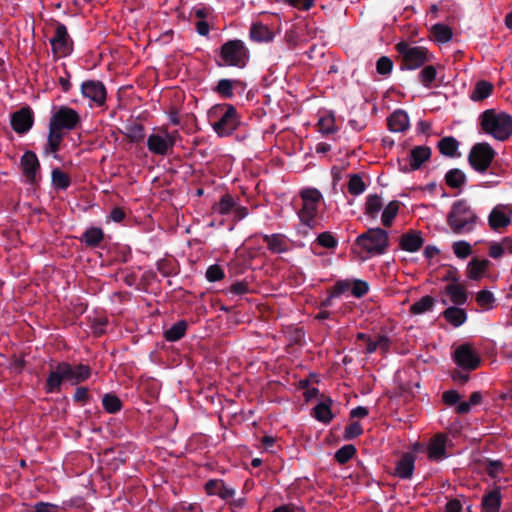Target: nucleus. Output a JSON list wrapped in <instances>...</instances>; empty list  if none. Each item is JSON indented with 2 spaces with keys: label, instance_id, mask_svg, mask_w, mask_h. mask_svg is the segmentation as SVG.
I'll list each match as a JSON object with an SVG mask.
<instances>
[{
  "label": "nucleus",
  "instance_id": "f257e3e1",
  "mask_svg": "<svg viewBox=\"0 0 512 512\" xmlns=\"http://www.w3.org/2000/svg\"><path fill=\"white\" fill-rule=\"evenodd\" d=\"M81 123L80 114L73 108L68 106L58 107L51 115L49 120V133L47 144L45 145L46 153H57L60 150L61 143L64 139V131H72Z\"/></svg>",
  "mask_w": 512,
  "mask_h": 512
},
{
  "label": "nucleus",
  "instance_id": "f03ea898",
  "mask_svg": "<svg viewBox=\"0 0 512 512\" xmlns=\"http://www.w3.org/2000/svg\"><path fill=\"white\" fill-rule=\"evenodd\" d=\"M481 129L499 141H506L512 135V116L487 109L479 116Z\"/></svg>",
  "mask_w": 512,
  "mask_h": 512
},
{
  "label": "nucleus",
  "instance_id": "7ed1b4c3",
  "mask_svg": "<svg viewBox=\"0 0 512 512\" xmlns=\"http://www.w3.org/2000/svg\"><path fill=\"white\" fill-rule=\"evenodd\" d=\"M210 118H217L212 124L220 137L230 136L240 125V115L235 106L228 103L216 104L209 111Z\"/></svg>",
  "mask_w": 512,
  "mask_h": 512
},
{
  "label": "nucleus",
  "instance_id": "20e7f679",
  "mask_svg": "<svg viewBox=\"0 0 512 512\" xmlns=\"http://www.w3.org/2000/svg\"><path fill=\"white\" fill-rule=\"evenodd\" d=\"M250 59V52L245 43L240 39L226 41L219 49L215 63L218 67H236L243 69Z\"/></svg>",
  "mask_w": 512,
  "mask_h": 512
},
{
  "label": "nucleus",
  "instance_id": "39448f33",
  "mask_svg": "<svg viewBox=\"0 0 512 512\" xmlns=\"http://www.w3.org/2000/svg\"><path fill=\"white\" fill-rule=\"evenodd\" d=\"M352 251L362 260L384 253V229L369 228L360 234L352 245Z\"/></svg>",
  "mask_w": 512,
  "mask_h": 512
},
{
  "label": "nucleus",
  "instance_id": "423d86ee",
  "mask_svg": "<svg viewBox=\"0 0 512 512\" xmlns=\"http://www.w3.org/2000/svg\"><path fill=\"white\" fill-rule=\"evenodd\" d=\"M477 219V214L464 199L454 202L447 215V223L455 234L471 232Z\"/></svg>",
  "mask_w": 512,
  "mask_h": 512
},
{
  "label": "nucleus",
  "instance_id": "0eeeda50",
  "mask_svg": "<svg viewBox=\"0 0 512 512\" xmlns=\"http://www.w3.org/2000/svg\"><path fill=\"white\" fill-rule=\"evenodd\" d=\"M302 206L298 211V216L304 225L314 228L315 218L318 213V206L323 200L321 192L316 188H305L299 192Z\"/></svg>",
  "mask_w": 512,
  "mask_h": 512
},
{
  "label": "nucleus",
  "instance_id": "6e6552de",
  "mask_svg": "<svg viewBox=\"0 0 512 512\" xmlns=\"http://www.w3.org/2000/svg\"><path fill=\"white\" fill-rule=\"evenodd\" d=\"M496 151L487 142L474 144L468 154L469 165L478 173H485L491 166Z\"/></svg>",
  "mask_w": 512,
  "mask_h": 512
},
{
  "label": "nucleus",
  "instance_id": "1a4fd4ad",
  "mask_svg": "<svg viewBox=\"0 0 512 512\" xmlns=\"http://www.w3.org/2000/svg\"><path fill=\"white\" fill-rule=\"evenodd\" d=\"M397 51L402 55L404 65L409 70H415L422 67L425 63L431 61L432 55L427 48L422 46L410 47L406 42L397 44Z\"/></svg>",
  "mask_w": 512,
  "mask_h": 512
},
{
  "label": "nucleus",
  "instance_id": "9d476101",
  "mask_svg": "<svg viewBox=\"0 0 512 512\" xmlns=\"http://www.w3.org/2000/svg\"><path fill=\"white\" fill-rule=\"evenodd\" d=\"M432 149L426 145H419L412 148L405 161L397 159L399 170L409 173L421 169L423 164L430 160Z\"/></svg>",
  "mask_w": 512,
  "mask_h": 512
},
{
  "label": "nucleus",
  "instance_id": "9b49d317",
  "mask_svg": "<svg viewBox=\"0 0 512 512\" xmlns=\"http://www.w3.org/2000/svg\"><path fill=\"white\" fill-rule=\"evenodd\" d=\"M454 362L464 370L473 371L481 364V357L469 343L459 345L453 353Z\"/></svg>",
  "mask_w": 512,
  "mask_h": 512
},
{
  "label": "nucleus",
  "instance_id": "f8f14e48",
  "mask_svg": "<svg viewBox=\"0 0 512 512\" xmlns=\"http://www.w3.org/2000/svg\"><path fill=\"white\" fill-rule=\"evenodd\" d=\"M53 54L59 57L68 56L73 50V41L63 23L57 22L55 34L50 39Z\"/></svg>",
  "mask_w": 512,
  "mask_h": 512
},
{
  "label": "nucleus",
  "instance_id": "ddd939ff",
  "mask_svg": "<svg viewBox=\"0 0 512 512\" xmlns=\"http://www.w3.org/2000/svg\"><path fill=\"white\" fill-rule=\"evenodd\" d=\"M34 112L28 105L21 107L10 115V125L19 135L27 134L34 125Z\"/></svg>",
  "mask_w": 512,
  "mask_h": 512
},
{
  "label": "nucleus",
  "instance_id": "4468645a",
  "mask_svg": "<svg viewBox=\"0 0 512 512\" xmlns=\"http://www.w3.org/2000/svg\"><path fill=\"white\" fill-rule=\"evenodd\" d=\"M81 93L85 98L101 107L106 102L107 91L105 85L99 80H87L81 84Z\"/></svg>",
  "mask_w": 512,
  "mask_h": 512
},
{
  "label": "nucleus",
  "instance_id": "2eb2a0df",
  "mask_svg": "<svg viewBox=\"0 0 512 512\" xmlns=\"http://www.w3.org/2000/svg\"><path fill=\"white\" fill-rule=\"evenodd\" d=\"M20 166L26 182L31 185L36 184L38 182L37 174L40 171L37 155L33 151H26L20 159Z\"/></svg>",
  "mask_w": 512,
  "mask_h": 512
},
{
  "label": "nucleus",
  "instance_id": "dca6fc26",
  "mask_svg": "<svg viewBox=\"0 0 512 512\" xmlns=\"http://www.w3.org/2000/svg\"><path fill=\"white\" fill-rule=\"evenodd\" d=\"M61 368L63 375L66 376V380L72 385L86 381L91 375L90 367L84 364L73 366L68 362H61Z\"/></svg>",
  "mask_w": 512,
  "mask_h": 512
},
{
  "label": "nucleus",
  "instance_id": "f3484780",
  "mask_svg": "<svg viewBox=\"0 0 512 512\" xmlns=\"http://www.w3.org/2000/svg\"><path fill=\"white\" fill-rule=\"evenodd\" d=\"M415 469V456L406 452L400 455L395 461V468L389 472L392 476L400 479H411Z\"/></svg>",
  "mask_w": 512,
  "mask_h": 512
},
{
  "label": "nucleus",
  "instance_id": "a211bd4d",
  "mask_svg": "<svg viewBox=\"0 0 512 512\" xmlns=\"http://www.w3.org/2000/svg\"><path fill=\"white\" fill-rule=\"evenodd\" d=\"M508 210L512 214V205H497L488 216V224L494 231H499L511 224V217L505 213Z\"/></svg>",
  "mask_w": 512,
  "mask_h": 512
},
{
  "label": "nucleus",
  "instance_id": "6ab92c4d",
  "mask_svg": "<svg viewBox=\"0 0 512 512\" xmlns=\"http://www.w3.org/2000/svg\"><path fill=\"white\" fill-rule=\"evenodd\" d=\"M448 437L443 433L434 435L428 445V458L433 461H440L447 457L446 444Z\"/></svg>",
  "mask_w": 512,
  "mask_h": 512
},
{
  "label": "nucleus",
  "instance_id": "aec40b11",
  "mask_svg": "<svg viewBox=\"0 0 512 512\" xmlns=\"http://www.w3.org/2000/svg\"><path fill=\"white\" fill-rule=\"evenodd\" d=\"M205 492L209 496H218L223 500L232 498L235 495L233 488L227 487L222 479H210L205 483Z\"/></svg>",
  "mask_w": 512,
  "mask_h": 512
},
{
  "label": "nucleus",
  "instance_id": "412c9836",
  "mask_svg": "<svg viewBox=\"0 0 512 512\" xmlns=\"http://www.w3.org/2000/svg\"><path fill=\"white\" fill-rule=\"evenodd\" d=\"M424 244V239L419 231L410 230L399 237V247L407 252H416Z\"/></svg>",
  "mask_w": 512,
  "mask_h": 512
},
{
  "label": "nucleus",
  "instance_id": "4be33fe9",
  "mask_svg": "<svg viewBox=\"0 0 512 512\" xmlns=\"http://www.w3.org/2000/svg\"><path fill=\"white\" fill-rule=\"evenodd\" d=\"M408 114L402 110H395L388 118H386V126L392 132H404L409 128Z\"/></svg>",
  "mask_w": 512,
  "mask_h": 512
},
{
  "label": "nucleus",
  "instance_id": "5701e85b",
  "mask_svg": "<svg viewBox=\"0 0 512 512\" xmlns=\"http://www.w3.org/2000/svg\"><path fill=\"white\" fill-rule=\"evenodd\" d=\"M502 502V496L499 487H495L491 491L482 496L481 511L482 512H499Z\"/></svg>",
  "mask_w": 512,
  "mask_h": 512
},
{
  "label": "nucleus",
  "instance_id": "b1692460",
  "mask_svg": "<svg viewBox=\"0 0 512 512\" xmlns=\"http://www.w3.org/2000/svg\"><path fill=\"white\" fill-rule=\"evenodd\" d=\"M62 371L60 362L56 366V369L49 373L44 386L46 393H58L61 391L62 383L67 381L66 376L63 375Z\"/></svg>",
  "mask_w": 512,
  "mask_h": 512
},
{
  "label": "nucleus",
  "instance_id": "393cba45",
  "mask_svg": "<svg viewBox=\"0 0 512 512\" xmlns=\"http://www.w3.org/2000/svg\"><path fill=\"white\" fill-rule=\"evenodd\" d=\"M104 238L105 234L102 228L89 227L83 232L79 240L85 243L87 247L96 248L100 246Z\"/></svg>",
  "mask_w": 512,
  "mask_h": 512
},
{
  "label": "nucleus",
  "instance_id": "a878e982",
  "mask_svg": "<svg viewBox=\"0 0 512 512\" xmlns=\"http://www.w3.org/2000/svg\"><path fill=\"white\" fill-rule=\"evenodd\" d=\"M441 316L452 326L460 327L467 320V313L464 309L455 306L448 307L445 309Z\"/></svg>",
  "mask_w": 512,
  "mask_h": 512
},
{
  "label": "nucleus",
  "instance_id": "bb28decb",
  "mask_svg": "<svg viewBox=\"0 0 512 512\" xmlns=\"http://www.w3.org/2000/svg\"><path fill=\"white\" fill-rule=\"evenodd\" d=\"M332 399L330 397H326L323 401L318 403L313 408V416L320 422L324 424H328L334 418V415L331 411Z\"/></svg>",
  "mask_w": 512,
  "mask_h": 512
},
{
  "label": "nucleus",
  "instance_id": "cd10ccee",
  "mask_svg": "<svg viewBox=\"0 0 512 512\" xmlns=\"http://www.w3.org/2000/svg\"><path fill=\"white\" fill-rule=\"evenodd\" d=\"M262 238L270 252L280 254L288 251L284 235L278 233L272 235L264 234Z\"/></svg>",
  "mask_w": 512,
  "mask_h": 512
},
{
  "label": "nucleus",
  "instance_id": "c85d7f7f",
  "mask_svg": "<svg viewBox=\"0 0 512 512\" xmlns=\"http://www.w3.org/2000/svg\"><path fill=\"white\" fill-rule=\"evenodd\" d=\"M491 262L488 259L473 258L467 266V276L471 280H479L483 273L490 266Z\"/></svg>",
  "mask_w": 512,
  "mask_h": 512
},
{
  "label": "nucleus",
  "instance_id": "c756f323",
  "mask_svg": "<svg viewBox=\"0 0 512 512\" xmlns=\"http://www.w3.org/2000/svg\"><path fill=\"white\" fill-rule=\"evenodd\" d=\"M445 183L452 189H460L467 182L466 174L459 168L448 170L444 176Z\"/></svg>",
  "mask_w": 512,
  "mask_h": 512
},
{
  "label": "nucleus",
  "instance_id": "7c9ffc66",
  "mask_svg": "<svg viewBox=\"0 0 512 512\" xmlns=\"http://www.w3.org/2000/svg\"><path fill=\"white\" fill-rule=\"evenodd\" d=\"M383 208L382 197L378 194H369L366 197L364 213L371 219H376Z\"/></svg>",
  "mask_w": 512,
  "mask_h": 512
},
{
  "label": "nucleus",
  "instance_id": "2f4dec72",
  "mask_svg": "<svg viewBox=\"0 0 512 512\" xmlns=\"http://www.w3.org/2000/svg\"><path fill=\"white\" fill-rule=\"evenodd\" d=\"M274 33L266 25L258 22L253 23L250 28V37L256 42H271L274 38Z\"/></svg>",
  "mask_w": 512,
  "mask_h": 512
},
{
  "label": "nucleus",
  "instance_id": "473e14b6",
  "mask_svg": "<svg viewBox=\"0 0 512 512\" xmlns=\"http://www.w3.org/2000/svg\"><path fill=\"white\" fill-rule=\"evenodd\" d=\"M147 148L148 150L156 155H167L168 145L165 141V137L159 134H151L147 139Z\"/></svg>",
  "mask_w": 512,
  "mask_h": 512
},
{
  "label": "nucleus",
  "instance_id": "72a5a7b5",
  "mask_svg": "<svg viewBox=\"0 0 512 512\" xmlns=\"http://www.w3.org/2000/svg\"><path fill=\"white\" fill-rule=\"evenodd\" d=\"M188 323L186 320H179L173 324L169 329L164 331V338L168 342H176L182 339L187 331Z\"/></svg>",
  "mask_w": 512,
  "mask_h": 512
},
{
  "label": "nucleus",
  "instance_id": "f704fd0d",
  "mask_svg": "<svg viewBox=\"0 0 512 512\" xmlns=\"http://www.w3.org/2000/svg\"><path fill=\"white\" fill-rule=\"evenodd\" d=\"M239 83V80L222 78L217 82L213 91L223 99H232L234 97V85Z\"/></svg>",
  "mask_w": 512,
  "mask_h": 512
},
{
  "label": "nucleus",
  "instance_id": "c9c22d12",
  "mask_svg": "<svg viewBox=\"0 0 512 512\" xmlns=\"http://www.w3.org/2000/svg\"><path fill=\"white\" fill-rule=\"evenodd\" d=\"M437 147L442 155L453 158L457 155L459 142L453 136H446L438 142Z\"/></svg>",
  "mask_w": 512,
  "mask_h": 512
},
{
  "label": "nucleus",
  "instance_id": "e433bc0d",
  "mask_svg": "<svg viewBox=\"0 0 512 512\" xmlns=\"http://www.w3.org/2000/svg\"><path fill=\"white\" fill-rule=\"evenodd\" d=\"M435 304L436 300L432 296L425 295L410 306L409 312L412 315H421L432 311Z\"/></svg>",
  "mask_w": 512,
  "mask_h": 512
},
{
  "label": "nucleus",
  "instance_id": "4c0bfd02",
  "mask_svg": "<svg viewBox=\"0 0 512 512\" xmlns=\"http://www.w3.org/2000/svg\"><path fill=\"white\" fill-rule=\"evenodd\" d=\"M51 183L56 190L65 191L71 185V178L60 168H54L51 171Z\"/></svg>",
  "mask_w": 512,
  "mask_h": 512
},
{
  "label": "nucleus",
  "instance_id": "58836bf2",
  "mask_svg": "<svg viewBox=\"0 0 512 512\" xmlns=\"http://www.w3.org/2000/svg\"><path fill=\"white\" fill-rule=\"evenodd\" d=\"M446 293L451 301L456 305H463L467 302L468 295L465 288L459 284H449L446 286Z\"/></svg>",
  "mask_w": 512,
  "mask_h": 512
},
{
  "label": "nucleus",
  "instance_id": "ea45409f",
  "mask_svg": "<svg viewBox=\"0 0 512 512\" xmlns=\"http://www.w3.org/2000/svg\"><path fill=\"white\" fill-rule=\"evenodd\" d=\"M493 89L494 86L491 82H488L486 80H480L475 84L474 90L471 93L470 98L473 101H482L491 95Z\"/></svg>",
  "mask_w": 512,
  "mask_h": 512
},
{
  "label": "nucleus",
  "instance_id": "a19ab883",
  "mask_svg": "<svg viewBox=\"0 0 512 512\" xmlns=\"http://www.w3.org/2000/svg\"><path fill=\"white\" fill-rule=\"evenodd\" d=\"M125 136L131 143H140L145 138L144 126L139 122H132L126 125Z\"/></svg>",
  "mask_w": 512,
  "mask_h": 512
},
{
  "label": "nucleus",
  "instance_id": "79ce46f5",
  "mask_svg": "<svg viewBox=\"0 0 512 512\" xmlns=\"http://www.w3.org/2000/svg\"><path fill=\"white\" fill-rule=\"evenodd\" d=\"M347 191L353 196H359L365 192L367 185L360 174H350L346 184Z\"/></svg>",
  "mask_w": 512,
  "mask_h": 512
},
{
  "label": "nucleus",
  "instance_id": "37998d69",
  "mask_svg": "<svg viewBox=\"0 0 512 512\" xmlns=\"http://www.w3.org/2000/svg\"><path fill=\"white\" fill-rule=\"evenodd\" d=\"M102 405L107 413L115 414L122 409L120 398L113 393H106L102 397Z\"/></svg>",
  "mask_w": 512,
  "mask_h": 512
},
{
  "label": "nucleus",
  "instance_id": "c03bdc74",
  "mask_svg": "<svg viewBox=\"0 0 512 512\" xmlns=\"http://www.w3.org/2000/svg\"><path fill=\"white\" fill-rule=\"evenodd\" d=\"M358 340L365 342V350L367 353H373L377 348L384 352V335L378 334L377 340H372L368 335L364 333H358Z\"/></svg>",
  "mask_w": 512,
  "mask_h": 512
},
{
  "label": "nucleus",
  "instance_id": "a18cd8bd",
  "mask_svg": "<svg viewBox=\"0 0 512 512\" xmlns=\"http://www.w3.org/2000/svg\"><path fill=\"white\" fill-rule=\"evenodd\" d=\"M235 207V201L230 194H224L219 202L213 205V210L220 215H227L233 211Z\"/></svg>",
  "mask_w": 512,
  "mask_h": 512
},
{
  "label": "nucleus",
  "instance_id": "49530a36",
  "mask_svg": "<svg viewBox=\"0 0 512 512\" xmlns=\"http://www.w3.org/2000/svg\"><path fill=\"white\" fill-rule=\"evenodd\" d=\"M431 32L436 41L446 43L451 40L453 33L449 26L437 23L432 26Z\"/></svg>",
  "mask_w": 512,
  "mask_h": 512
},
{
  "label": "nucleus",
  "instance_id": "de8ad7c7",
  "mask_svg": "<svg viewBox=\"0 0 512 512\" xmlns=\"http://www.w3.org/2000/svg\"><path fill=\"white\" fill-rule=\"evenodd\" d=\"M357 453V449L352 444H347L339 448L334 455V459L339 464H345L351 460Z\"/></svg>",
  "mask_w": 512,
  "mask_h": 512
},
{
  "label": "nucleus",
  "instance_id": "09e8293b",
  "mask_svg": "<svg viewBox=\"0 0 512 512\" xmlns=\"http://www.w3.org/2000/svg\"><path fill=\"white\" fill-rule=\"evenodd\" d=\"M436 75V68L433 65H426L422 68L418 77L423 86L430 88L436 79Z\"/></svg>",
  "mask_w": 512,
  "mask_h": 512
},
{
  "label": "nucleus",
  "instance_id": "8fccbe9b",
  "mask_svg": "<svg viewBox=\"0 0 512 512\" xmlns=\"http://www.w3.org/2000/svg\"><path fill=\"white\" fill-rule=\"evenodd\" d=\"M157 270L164 276H174L178 274V268L173 259H161L157 262Z\"/></svg>",
  "mask_w": 512,
  "mask_h": 512
},
{
  "label": "nucleus",
  "instance_id": "3c124183",
  "mask_svg": "<svg viewBox=\"0 0 512 512\" xmlns=\"http://www.w3.org/2000/svg\"><path fill=\"white\" fill-rule=\"evenodd\" d=\"M317 244L326 249H335L338 246L337 238L331 232H322L316 238Z\"/></svg>",
  "mask_w": 512,
  "mask_h": 512
},
{
  "label": "nucleus",
  "instance_id": "603ef678",
  "mask_svg": "<svg viewBox=\"0 0 512 512\" xmlns=\"http://www.w3.org/2000/svg\"><path fill=\"white\" fill-rule=\"evenodd\" d=\"M476 302L485 310H489L493 307L495 298L492 292L489 290H481L476 295Z\"/></svg>",
  "mask_w": 512,
  "mask_h": 512
},
{
  "label": "nucleus",
  "instance_id": "864d4df0",
  "mask_svg": "<svg viewBox=\"0 0 512 512\" xmlns=\"http://www.w3.org/2000/svg\"><path fill=\"white\" fill-rule=\"evenodd\" d=\"M363 433V428L358 421H352L349 425L346 426L345 431L343 433V439L345 441H350Z\"/></svg>",
  "mask_w": 512,
  "mask_h": 512
},
{
  "label": "nucleus",
  "instance_id": "5fc2aeb1",
  "mask_svg": "<svg viewBox=\"0 0 512 512\" xmlns=\"http://www.w3.org/2000/svg\"><path fill=\"white\" fill-rule=\"evenodd\" d=\"M453 251L458 258L465 259L472 254V247L466 241H457L453 244Z\"/></svg>",
  "mask_w": 512,
  "mask_h": 512
},
{
  "label": "nucleus",
  "instance_id": "6e6d98bb",
  "mask_svg": "<svg viewBox=\"0 0 512 512\" xmlns=\"http://www.w3.org/2000/svg\"><path fill=\"white\" fill-rule=\"evenodd\" d=\"M504 470L503 463L500 460H488L485 471L489 477L496 480L498 475Z\"/></svg>",
  "mask_w": 512,
  "mask_h": 512
},
{
  "label": "nucleus",
  "instance_id": "4d7b16f0",
  "mask_svg": "<svg viewBox=\"0 0 512 512\" xmlns=\"http://www.w3.org/2000/svg\"><path fill=\"white\" fill-rule=\"evenodd\" d=\"M401 202L393 200L386 205V229L389 228L398 214Z\"/></svg>",
  "mask_w": 512,
  "mask_h": 512
},
{
  "label": "nucleus",
  "instance_id": "13d9d810",
  "mask_svg": "<svg viewBox=\"0 0 512 512\" xmlns=\"http://www.w3.org/2000/svg\"><path fill=\"white\" fill-rule=\"evenodd\" d=\"M205 276L209 282H216L222 280L225 274L220 265L213 264L207 268Z\"/></svg>",
  "mask_w": 512,
  "mask_h": 512
},
{
  "label": "nucleus",
  "instance_id": "bf43d9fd",
  "mask_svg": "<svg viewBox=\"0 0 512 512\" xmlns=\"http://www.w3.org/2000/svg\"><path fill=\"white\" fill-rule=\"evenodd\" d=\"M369 286L366 281L354 280L351 282V293L356 298L363 297L368 292Z\"/></svg>",
  "mask_w": 512,
  "mask_h": 512
},
{
  "label": "nucleus",
  "instance_id": "052dcab7",
  "mask_svg": "<svg viewBox=\"0 0 512 512\" xmlns=\"http://www.w3.org/2000/svg\"><path fill=\"white\" fill-rule=\"evenodd\" d=\"M249 292V285L248 282L243 281H236L230 285V287L227 289L228 294L232 295H244Z\"/></svg>",
  "mask_w": 512,
  "mask_h": 512
},
{
  "label": "nucleus",
  "instance_id": "680f3d73",
  "mask_svg": "<svg viewBox=\"0 0 512 512\" xmlns=\"http://www.w3.org/2000/svg\"><path fill=\"white\" fill-rule=\"evenodd\" d=\"M330 290L332 291V297H339L345 292L351 290V281L338 280Z\"/></svg>",
  "mask_w": 512,
  "mask_h": 512
},
{
  "label": "nucleus",
  "instance_id": "e2e57ef3",
  "mask_svg": "<svg viewBox=\"0 0 512 512\" xmlns=\"http://www.w3.org/2000/svg\"><path fill=\"white\" fill-rule=\"evenodd\" d=\"M60 507L56 504L49 502H37L34 504L31 512H59Z\"/></svg>",
  "mask_w": 512,
  "mask_h": 512
},
{
  "label": "nucleus",
  "instance_id": "0e129e2a",
  "mask_svg": "<svg viewBox=\"0 0 512 512\" xmlns=\"http://www.w3.org/2000/svg\"><path fill=\"white\" fill-rule=\"evenodd\" d=\"M89 389L87 387H78L74 393L73 400L82 405L90 400Z\"/></svg>",
  "mask_w": 512,
  "mask_h": 512
},
{
  "label": "nucleus",
  "instance_id": "69168bd1",
  "mask_svg": "<svg viewBox=\"0 0 512 512\" xmlns=\"http://www.w3.org/2000/svg\"><path fill=\"white\" fill-rule=\"evenodd\" d=\"M460 394L455 390H448L443 392L442 400L448 406H454L460 401Z\"/></svg>",
  "mask_w": 512,
  "mask_h": 512
},
{
  "label": "nucleus",
  "instance_id": "338daca9",
  "mask_svg": "<svg viewBox=\"0 0 512 512\" xmlns=\"http://www.w3.org/2000/svg\"><path fill=\"white\" fill-rule=\"evenodd\" d=\"M319 131L323 134H331L335 131L333 118H321L318 122Z\"/></svg>",
  "mask_w": 512,
  "mask_h": 512
},
{
  "label": "nucleus",
  "instance_id": "774afa93",
  "mask_svg": "<svg viewBox=\"0 0 512 512\" xmlns=\"http://www.w3.org/2000/svg\"><path fill=\"white\" fill-rule=\"evenodd\" d=\"M446 512H462V503L458 499H452L446 503Z\"/></svg>",
  "mask_w": 512,
  "mask_h": 512
}]
</instances>
